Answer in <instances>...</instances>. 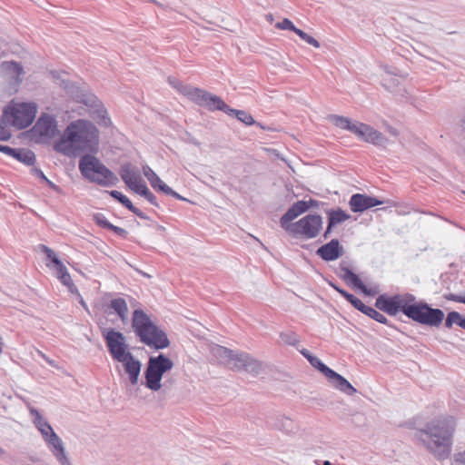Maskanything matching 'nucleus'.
I'll list each match as a JSON object with an SVG mask.
<instances>
[{
  "label": "nucleus",
  "instance_id": "obj_1",
  "mask_svg": "<svg viewBox=\"0 0 465 465\" xmlns=\"http://www.w3.org/2000/svg\"><path fill=\"white\" fill-rule=\"evenodd\" d=\"M375 307L391 316L401 312L409 319L431 327L440 326L444 320V312L440 309H433L425 302L417 301L411 293L380 295L376 299Z\"/></svg>",
  "mask_w": 465,
  "mask_h": 465
},
{
  "label": "nucleus",
  "instance_id": "obj_2",
  "mask_svg": "<svg viewBox=\"0 0 465 465\" xmlns=\"http://www.w3.org/2000/svg\"><path fill=\"white\" fill-rule=\"evenodd\" d=\"M455 425L452 416L440 418L419 430L417 438L437 460H443L450 455Z\"/></svg>",
  "mask_w": 465,
  "mask_h": 465
},
{
  "label": "nucleus",
  "instance_id": "obj_3",
  "mask_svg": "<svg viewBox=\"0 0 465 465\" xmlns=\"http://www.w3.org/2000/svg\"><path fill=\"white\" fill-rule=\"evenodd\" d=\"M103 337L112 358L123 364L131 383L135 385L138 382L141 363L129 351L123 333L113 329H105L103 331Z\"/></svg>",
  "mask_w": 465,
  "mask_h": 465
},
{
  "label": "nucleus",
  "instance_id": "obj_4",
  "mask_svg": "<svg viewBox=\"0 0 465 465\" xmlns=\"http://www.w3.org/2000/svg\"><path fill=\"white\" fill-rule=\"evenodd\" d=\"M132 326L140 341L149 347L163 349L169 346L166 334L161 331L142 310L133 313Z\"/></svg>",
  "mask_w": 465,
  "mask_h": 465
},
{
  "label": "nucleus",
  "instance_id": "obj_5",
  "mask_svg": "<svg viewBox=\"0 0 465 465\" xmlns=\"http://www.w3.org/2000/svg\"><path fill=\"white\" fill-rule=\"evenodd\" d=\"M36 113L37 105L35 103L13 99L4 108L2 120L6 125L23 130L33 124Z\"/></svg>",
  "mask_w": 465,
  "mask_h": 465
},
{
  "label": "nucleus",
  "instance_id": "obj_6",
  "mask_svg": "<svg viewBox=\"0 0 465 465\" xmlns=\"http://www.w3.org/2000/svg\"><path fill=\"white\" fill-rule=\"evenodd\" d=\"M294 219H286V213L282 216L280 224L288 233L302 239L317 237L322 229V218L319 214H307L299 221L292 223Z\"/></svg>",
  "mask_w": 465,
  "mask_h": 465
},
{
  "label": "nucleus",
  "instance_id": "obj_7",
  "mask_svg": "<svg viewBox=\"0 0 465 465\" xmlns=\"http://www.w3.org/2000/svg\"><path fill=\"white\" fill-rule=\"evenodd\" d=\"M79 170L84 178L102 186L114 185L118 182L117 176L111 170L90 154L80 159Z\"/></svg>",
  "mask_w": 465,
  "mask_h": 465
},
{
  "label": "nucleus",
  "instance_id": "obj_8",
  "mask_svg": "<svg viewBox=\"0 0 465 465\" xmlns=\"http://www.w3.org/2000/svg\"><path fill=\"white\" fill-rule=\"evenodd\" d=\"M66 128L74 139L75 146H78L82 153L93 151L97 147L99 131L90 121L78 119L72 122Z\"/></svg>",
  "mask_w": 465,
  "mask_h": 465
},
{
  "label": "nucleus",
  "instance_id": "obj_9",
  "mask_svg": "<svg viewBox=\"0 0 465 465\" xmlns=\"http://www.w3.org/2000/svg\"><path fill=\"white\" fill-rule=\"evenodd\" d=\"M119 174L130 190L144 197L151 204L158 206L155 195L149 190L140 174L131 168L130 164L122 165Z\"/></svg>",
  "mask_w": 465,
  "mask_h": 465
},
{
  "label": "nucleus",
  "instance_id": "obj_10",
  "mask_svg": "<svg viewBox=\"0 0 465 465\" xmlns=\"http://www.w3.org/2000/svg\"><path fill=\"white\" fill-rule=\"evenodd\" d=\"M173 365V361L163 354L150 358L145 372L146 387L152 391L160 390L163 374L171 370Z\"/></svg>",
  "mask_w": 465,
  "mask_h": 465
},
{
  "label": "nucleus",
  "instance_id": "obj_11",
  "mask_svg": "<svg viewBox=\"0 0 465 465\" xmlns=\"http://www.w3.org/2000/svg\"><path fill=\"white\" fill-rule=\"evenodd\" d=\"M219 353L226 359L227 364L232 370L245 369L250 371H257L261 368V363L248 353L233 352L224 347L219 348Z\"/></svg>",
  "mask_w": 465,
  "mask_h": 465
},
{
  "label": "nucleus",
  "instance_id": "obj_12",
  "mask_svg": "<svg viewBox=\"0 0 465 465\" xmlns=\"http://www.w3.org/2000/svg\"><path fill=\"white\" fill-rule=\"evenodd\" d=\"M56 132L57 125L54 118L45 114L38 118L31 130L32 135L39 142L53 138Z\"/></svg>",
  "mask_w": 465,
  "mask_h": 465
},
{
  "label": "nucleus",
  "instance_id": "obj_13",
  "mask_svg": "<svg viewBox=\"0 0 465 465\" xmlns=\"http://www.w3.org/2000/svg\"><path fill=\"white\" fill-rule=\"evenodd\" d=\"M193 102L198 105L205 106L209 110H220L226 114H229L231 109L219 96L200 88H198Z\"/></svg>",
  "mask_w": 465,
  "mask_h": 465
},
{
  "label": "nucleus",
  "instance_id": "obj_14",
  "mask_svg": "<svg viewBox=\"0 0 465 465\" xmlns=\"http://www.w3.org/2000/svg\"><path fill=\"white\" fill-rule=\"evenodd\" d=\"M69 134V131L65 128L63 134L55 141L54 149L65 156L76 157L82 152L78 146H75L74 139Z\"/></svg>",
  "mask_w": 465,
  "mask_h": 465
},
{
  "label": "nucleus",
  "instance_id": "obj_15",
  "mask_svg": "<svg viewBox=\"0 0 465 465\" xmlns=\"http://www.w3.org/2000/svg\"><path fill=\"white\" fill-rule=\"evenodd\" d=\"M384 201L362 193L353 194L349 202L351 210L353 213H363L364 211L383 204Z\"/></svg>",
  "mask_w": 465,
  "mask_h": 465
},
{
  "label": "nucleus",
  "instance_id": "obj_16",
  "mask_svg": "<svg viewBox=\"0 0 465 465\" xmlns=\"http://www.w3.org/2000/svg\"><path fill=\"white\" fill-rule=\"evenodd\" d=\"M353 134L364 142L372 144H381L385 141L381 132L363 123H357Z\"/></svg>",
  "mask_w": 465,
  "mask_h": 465
},
{
  "label": "nucleus",
  "instance_id": "obj_17",
  "mask_svg": "<svg viewBox=\"0 0 465 465\" xmlns=\"http://www.w3.org/2000/svg\"><path fill=\"white\" fill-rule=\"evenodd\" d=\"M143 173L150 183L151 186L158 192H162L167 195H173L180 198V195L175 193L172 188L165 184L156 173L148 165L143 166Z\"/></svg>",
  "mask_w": 465,
  "mask_h": 465
},
{
  "label": "nucleus",
  "instance_id": "obj_18",
  "mask_svg": "<svg viewBox=\"0 0 465 465\" xmlns=\"http://www.w3.org/2000/svg\"><path fill=\"white\" fill-rule=\"evenodd\" d=\"M340 277L350 286H352L353 288L359 289L364 294L367 295H374L376 293V291L368 289L363 282L361 281V279L358 277L357 274H355L353 272H351L348 268H341V273Z\"/></svg>",
  "mask_w": 465,
  "mask_h": 465
},
{
  "label": "nucleus",
  "instance_id": "obj_19",
  "mask_svg": "<svg viewBox=\"0 0 465 465\" xmlns=\"http://www.w3.org/2000/svg\"><path fill=\"white\" fill-rule=\"evenodd\" d=\"M342 253V249L337 239L321 246L317 250V254L324 261L337 260Z\"/></svg>",
  "mask_w": 465,
  "mask_h": 465
},
{
  "label": "nucleus",
  "instance_id": "obj_20",
  "mask_svg": "<svg viewBox=\"0 0 465 465\" xmlns=\"http://www.w3.org/2000/svg\"><path fill=\"white\" fill-rule=\"evenodd\" d=\"M317 207H319V202L314 199H310L309 201H297L286 212V219H296L311 208Z\"/></svg>",
  "mask_w": 465,
  "mask_h": 465
},
{
  "label": "nucleus",
  "instance_id": "obj_21",
  "mask_svg": "<svg viewBox=\"0 0 465 465\" xmlns=\"http://www.w3.org/2000/svg\"><path fill=\"white\" fill-rule=\"evenodd\" d=\"M3 74L16 83L21 82V75L24 73L23 67L20 64L14 61L3 62L0 65Z\"/></svg>",
  "mask_w": 465,
  "mask_h": 465
},
{
  "label": "nucleus",
  "instance_id": "obj_22",
  "mask_svg": "<svg viewBox=\"0 0 465 465\" xmlns=\"http://www.w3.org/2000/svg\"><path fill=\"white\" fill-rule=\"evenodd\" d=\"M326 377L331 381L333 387L337 390L348 395H353L356 393V389L344 377L334 371H332V373H328Z\"/></svg>",
  "mask_w": 465,
  "mask_h": 465
},
{
  "label": "nucleus",
  "instance_id": "obj_23",
  "mask_svg": "<svg viewBox=\"0 0 465 465\" xmlns=\"http://www.w3.org/2000/svg\"><path fill=\"white\" fill-rule=\"evenodd\" d=\"M45 440L48 444L53 454L59 460V461L64 463L66 461V457L62 440L57 436V434L54 432L53 434L49 435V437L45 438Z\"/></svg>",
  "mask_w": 465,
  "mask_h": 465
},
{
  "label": "nucleus",
  "instance_id": "obj_24",
  "mask_svg": "<svg viewBox=\"0 0 465 465\" xmlns=\"http://www.w3.org/2000/svg\"><path fill=\"white\" fill-rule=\"evenodd\" d=\"M328 214V226L324 232V237L327 238L331 233L332 228L339 223H341L350 219V215L341 209L331 210L327 212Z\"/></svg>",
  "mask_w": 465,
  "mask_h": 465
},
{
  "label": "nucleus",
  "instance_id": "obj_25",
  "mask_svg": "<svg viewBox=\"0 0 465 465\" xmlns=\"http://www.w3.org/2000/svg\"><path fill=\"white\" fill-rule=\"evenodd\" d=\"M39 249L46 255V257L52 262L57 272V277L63 275L64 272H68L66 267L58 259L56 253L48 246L40 244Z\"/></svg>",
  "mask_w": 465,
  "mask_h": 465
},
{
  "label": "nucleus",
  "instance_id": "obj_26",
  "mask_svg": "<svg viewBox=\"0 0 465 465\" xmlns=\"http://www.w3.org/2000/svg\"><path fill=\"white\" fill-rule=\"evenodd\" d=\"M109 193L113 198L120 202L125 208H127L136 216L140 218H144L143 212L140 209L136 208L127 196L124 195L122 193L115 190L109 192Z\"/></svg>",
  "mask_w": 465,
  "mask_h": 465
},
{
  "label": "nucleus",
  "instance_id": "obj_27",
  "mask_svg": "<svg viewBox=\"0 0 465 465\" xmlns=\"http://www.w3.org/2000/svg\"><path fill=\"white\" fill-rule=\"evenodd\" d=\"M168 83L176 89L180 94L186 96L190 100H193V97L198 90L197 87H192L189 85H184L180 80L173 77L168 78Z\"/></svg>",
  "mask_w": 465,
  "mask_h": 465
},
{
  "label": "nucleus",
  "instance_id": "obj_28",
  "mask_svg": "<svg viewBox=\"0 0 465 465\" xmlns=\"http://www.w3.org/2000/svg\"><path fill=\"white\" fill-rule=\"evenodd\" d=\"M31 413L35 417L34 422L40 430L44 439L49 437V435L54 432L51 425L43 419L36 410H31Z\"/></svg>",
  "mask_w": 465,
  "mask_h": 465
},
{
  "label": "nucleus",
  "instance_id": "obj_29",
  "mask_svg": "<svg viewBox=\"0 0 465 465\" xmlns=\"http://www.w3.org/2000/svg\"><path fill=\"white\" fill-rule=\"evenodd\" d=\"M110 308L113 309L122 321H125L128 316V307L124 299H113L110 302Z\"/></svg>",
  "mask_w": 465,
  "mask_h": 465
},
{
  "label": "nucleus",
  "instance_id": "obj_30",
  "mask_svg": "<svg viewBox=\"0 0 465 465\" xmlns=\"http://www.w3.org/2000/svg\"><path fill=\"white\" fill-rule=\"evenodd\" d=\"M332 123L339 128L348 130L354 133L358 122H351L349 118L343 116L333 115L331 116Z\"/></svg>",
  "mask_w": 465,
  "mask_h": 465
},
{
  "label": "nucleus",
  "instance_id": "obj_31",
  "mask_svg": "<svg viewBox=\"0 0 465 465\" xmlns=\"http://www.w3.org/2000/svg\"><path fill=\"white\" fill-rule=\"evenodd\" d=\"M453 324H457L465 330V317L462 318L457 312H449L445 321V326L450 328Z\"/></svg>",
  "mask_w": 465,
  "mask_h": 465
},
{
  "label": "nucleus",
  "instance_id": "obj_32",
  "mask_svg": "<svg viewBox=\"0 0 465 465\" xmlns=\"http://www.w3.org/2000/svg\"><path fill=\"white\" fill-rule=\"evenodd\" d=\"M228 114H234L236 118L246 125L255 124L253 117L247 112L242 110L230 109Z\"/></svg>",
  "mask_w": 465,
  "mask_h": 465
},
{
  "label": "nucleus",
  "instance_id": "obj_33",
  "mask_svg": "<svg viewBox=\"0 0 465 465\" xmlns=\"http://www.w3.org/2000/svg\"><path fill=\"white\" fill-rule=\"evenodd\" d=\"M364 314H366L367 316H369L370 318L375 320L376 322H378L380 323L387 324V322H388L387 318L374 308L367 306V308L365 309Z\"/></svg>",
  "mask_w": 465,
  "mask_h": 465
},
{
  "label": "nucleus",
  "instance_id": "obj_34",
  "mask_svg": "<svg viewBox=\"0 0 465 465\" xmlns=\"http://www.w3.org/2000/svg\"><path fill=\"white\" fill-rule=\"evenodd\" d=\"M308 361L314 368L318 369L325 376H327L328 373H332V370L323 364L317 357L310 356L308 357Z\"/></svg>",
  "mask_w": 465,
  "mask_h": 465
},
{
  "label": "nucleus",
  "instance_id": "obj_35",
  "mask_svg": "<svg viewBox=\"0 0 465 465\" xmlns=\"http://www.w3.org/2000/svg\"><path fill=\"white\" fill-rule=\"evenodd\" d=\"M343 297L350 303H351L357 310L364 313L367 305H365L360 299H358L357 297L349 292H343Z\"/></svg>",
  "mask_w": 465,
  "mask_h": 465
},
{
  "label": "nucleus",
  "instance_id": "obj_36",
  "mask_svg": "<svg viewBox=\"0 0 465 465\" xmlns=\"http://www.w3.org/2000/svg\"><path fill=\"white\" fill-rule=\"evenodd\" d=\"M297 35H299L304 42H306L308 45H312L315 48L320 47V43L312 35H308L307 33L303 32L302 30L296 28L294 32Z\"/></svg>",
  "mask_w": 465,
  "mask_h": 465
},
{
  "label": "nucleus",
  "instance_id": "obj_37",
  "mask_svg": "<svg viewBox=\"0 0 465 465\" xmlns=\"http://www.w3.org/2000/svg\"><path fill=\"white\" fill-rule=\"evenodd\" d=\"M275 27L280 30H290L292 32H295L297 28L288 18H284L282 21L276 23Z\"/></svg>",
  "mask_w": 465,
  "mask_h": 465
},
{
  "label": "nucleus",
  "instance_id": "obj_38",
  "mask_svg": "<svg viewBox=\"0 0 465 465\" xmlns=\"http://www.w3.org/2000/svg\"><path fill=\"white\" fill-rule=\"evenodd\" d=\"M94 223L100 227L109 229L111 223L107 221V219L102 213H96L94 215Z\"/></svg>",
  "mask_w": 465,
  "mask_h": 465
},
{
  "label": "nucleus",
  "instance_id": "obj_39",
  "mask_svg": "<svg viewBox=\"0 0 465 465\" xmlns=\"http://www.w3.org/2000/svg\"><path fill=\"white\" fill-rule=\"evenodd\" d=\"M58 279L65 286L71 287L74 285L73 280L68 272H64L63 275H59Z\"/></svg>",
  "mask_w": 465,
  "mask_h": 465
},
{
  "label": "nucleus",
  "instance_id": "obj_40",
  "mask_svg": "<svg viewBox=\"0 0 465 465\" xmlns=\"http://www.w3.org/2000/svg\"><path fill=\"white\" fill-rule=\"evenodd\" d=\"M281 338L283 341L290 343V344H294L295 342L298 341L296 335H294L292 333H290V334L289 333H282Z\"/></svg>",
  "mask_w": 465,
  "mask_h": 465
},
{
  "label": "nucleus",
  "instance_id": "obj_41",
  "mask_svg": "<svg viewBox=\"0 0 465 465\" xmlns=\"http://www.w3.org/2000/svg\"><path fill=\"white\" fill-rule=\"evenodd\" d=\"M449 300L465 304V295L450 294Z\"/></svg>",
  "mask_w": 465,
  "mask_h": 465
},
{
  "label": "nucleus",
  "instance_id": "obj_42",
  "mask_svg": "<svg viewBox=\"0 0 465 465\" xmlns=\"http://www.w3.org/2000/svg\"><path fill=\"white\" fill-rule=\"evenodd\" d=\"M454 460H455V462H457L459 464L464 465L465 464V451L456 454L454 457Z\"/></svg>",
  "mask_w": 465,
  "mask_h": 465
},
{
  "label": "nucleus",
  "instance_id": "obj_43",
  "mask_svg": "<svg viewBox=\"0 0 465 465\" xmlns=\"http://www.w3.org/2000/svg\"><path fill=\"white\" fill-rule=\"evenodd\" d=\"M25 158L24 159V161H26L28 163H34L35 154L32 152L28 151V152L25 153Z\"/></svg>",
  "mask_w": 465,
  "mask_h": 465
},
{
  "label": "nucleus",
  "instance_id": "obj_44",
  "mask_svg": "<svg viewBox=\"0 0 465 465\" xmlns=\"http://www.w3.org/2000/svg\"><path fill=\"white\" fill-rule=\"evenodd\" d=\"M109 230L114 232L115 233L117 234H124L125 232V231L123 229V228H120L118 226H115L114 224L111 223L110 227H109Z\"/></svg>",
  "mask_w": 465,
  "mask_h": 465
},
{
  "label": "nucleus",
  "instance_id": "obj_45",
  "mask_svg": "<svg viewBox=\"0 0 465 465\" xmlns=\"http://www.w3.org/2000/svg\"><path fill=\"white\" fill-rule=\"evenodd\" d=\"M0 151L1 152H4L9 155H14L15 154V149L13 148H10L8 146H5V145H0Z\"/></svg>",
  "mask_w": 465,
  "mask_h": 465
},
{
  "label": "nucleus",
  "instance_id": "obj_46",
  "mask_svg": "<svg viewBox=\"0 0 465 465\" xmlns=\"http://www.w3.org/2000/svg\"><path fill=\"white\" fill-rule=\"evenodd\" d=\"M331 286L335 290L337 291L342 297H343V292H347L345 290L340 288L339 286H337L336 284H333V283H331Z\"/></svg>",
  "mask_w": 465,
  "mask_h": 465
},
{
  "label": "nucleus",
  "instance_id": "obj_47",
  "mask_svg": "<svg viewBox=\"0 0 465 465\" xmlns=\"http://www.w3.org/2000/svg\"><path fill=\"white\" fill-rule=\"evenodd\" d=\"M40 178L45 179L51 187L55 188V185L52 182H50L43 173H41Z\"/></svg>",
  "mask_w": 465,
  "mask_h": 465
},
{
  "label": "nucleus",
  "instance_id": "obj_48",
  "mask_svg": "<svg viewBox=\"0 0 465 465\" xmlns=\"http://www.w3.org/2000/svg\"><path fill=\"white\" fill-rule=\"evenodd\" d=\"M302 354L308 360V357L312 356L307 350H302Z\"/></svg>",
  "mask_w": 465,
  "mask_h": 465
},
{
  "label": "nucleus",
  "instance_id": "obj_49",
  "mask_svg": "<svg viewBox=\"0 0 465 465\" xmlns=\"http://www.w3.org/2000/svg\"><path fill=\"white\" fill-rule=\"evenodd\" d=\"M40 355H41V356H42V357H43V358H44V359H45V360L49 364H53V361H52L51 360L47 359V357H46L44 353L40 352Z\"/></svg>",
  "mask_w": 465,
  "mask_h": 465
},
{
  "label": "nucleus",
  "instance_id": "obj_50",
  "mask_svg": "<svg viewBox=\"0 0 465 465\" xmlns=\"http://www.w3.org/2000/svg\"><path fill=\"white\" fill-rule=\"evenodd\" d=\"M3 348H4V344H3V342L0 341V355L3 353Z\"/></svg>",
  "mask_w": 465,
  "mask_h": 465
},
{
  "label": "nucleus",
  "instance_id": "obj_51",
  "mask_svg": "<svg viewBox=\"0 0 465 465\" xmlns=\"http://www.w3.org/2000/svg\"><path fill=\"white\" fill-rule=\"evenodd\" d=\"M324 465H331V463H330V461L327 460L324 462Z\"/></svg>",
  "mask_w": 465,
  "mask_h": 465
}]
</instances>
